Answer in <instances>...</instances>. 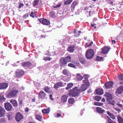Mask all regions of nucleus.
<instances>
[{
  "label": "nucleus",
  "mask_w": 123,
  "mask_h": 123,
  "mask_svg": "<svg viewBox=\"0 0 123 123\" xmlns=\"http://www.w3.org/2000/svg\"><path fill=\"white\" fill-rule=\"evenodd\" d=\"M117 120L118 123H123V118L121 116H117Z\"/></svg>",
  "instance_id": "nucleus-29"
},
{
  "label": "nucleus",
  "mask_w": 123,
  "mask_h": 123,
  "mask_svg": "<svg viewBox=\"0 0 123 123\" xmlns=\"http://www.w3.org/2000/svg\"><path fill=\"white\" fill-rule=\"evenodd\" d=\"M30 17L32 18H34L35 17H36L37 16L36 14L34 13L32 11L30 14Z\"/></svg>",
  "instance_id": "nucleus-39"
},
{
  "label": "nucleus",
  "mask_w": 123,
  "mask_h": 123,
  "mask_svg": "<svg viewBox=\"0 0 123 123\" xmlns=\"http://www.w3.org/2000/svg\"><path fill=\"white\" fill-rule=\"evenodd\" d=\"M110 49V48L109 46L103 47L101 49L102 51L100 52V53L104 54H107Z\"/></svg>",
  "instance_id": "nucleus-8"
},
{
  "label": "nucleus",
  "mask_w": 123,
  "mask_h": 123,
  "mask_svg": "<svg viewBox=\"0 0 123 123\" xmlns=\"http://www.w3.org/2000/svg\"><path fill=\"white\" fill-rule=\"evenodd\" d=\"M4 105L5 109L7 111H11L13 107L12 105L9 103H5Z\"/></svg>",
  "instance_id": "nucleus-9"
},
{
  "label": "nucleus",
  "mask_w": 123,
  "mask_h": 123,
  "mask_svg": "<svg viewBox=\"0 0 123 123\" xmlns=\"http://www.w3.org/2000/svg\"><path fill=\"white\" fill-rule=\"evenodd\" d=\"M8 84L7 83H0V89L4 90L6 89L8 87Z\"/></svg>",
  "instance_id": "nucleus-12"
},
{
  "label": "nucleus",
  "mask_w": 123,
  "mask_h": 123,
  "mask_svg": "<svg viewBox=\"0 0 123 123\" xmlns=\"http://www.w3.org/2000/svg\"><path fill=\"white\" fill-rule=\"evenodd\" d=\"M40 98L41 99L44 98L46 95V93L43 91H41L38 94Z\"/></svg>",
  "instance_id": "nucleus-17"
},
{
  "label": "nucleus",
  "mask_w": 123,
  "mask_h": 123,
  "mask_svg": "<svg viewBox=\"0 0 123 123\" xmlns=\"http://www.w3.org/2000/svg\"><path fill=\"white\" fill-rule=\"evenodd\" d=\"M123 91V86H119L117 89L116 92L118 94H121Z\"/></svg>",
  "instance_id": "nucleus-22"
},
{
  "label": "nucleus",
  "mask_w": 123,
  "mask_h": 123,
  "mask_svg": "<svg viewBox=\"0 0 123 123\" xmlns=\"http://www.w3.org/2000/svg\"><path fill=\"white\" fill-rule=\"evenodd\" d=\"M110 117L112 119H114L115 118V116L114 115L112 114L110 116Z\"/></svg>",
  "instance_id": "nucleus-53"
},
{
  "label": "nucleus",
  "mask_w": 123,
  "mask_h": 123,
  "mask_svg": "<svg viewBox=\"0 0 123 123\" xmlns=\"http://www.w3.org/2000/svg\"><path fill=\"white\" fill-rule=\"evenodd\" d=\"M43 60L46 61V60H48L49 61L51 60V59L50 57H44V59H43Z\"/></svg>",
  "instance_id": "nucleus-46"
},
{
  "label": "nucleus",
  "mask_w": 123,
  "mask_h": 123,
  "mask_svg": "<svg viewBox=\"0 0 123 123\" xmlns=\"http://www.w3.org/2000/svg\"><path fill=\"white\" fill-rule=\"evenodd\" d=\"M75 102L74 99L73 98H69L68 100V102L69 104H72L74 103Z\"/></svg>",
  "instance_id": "nucleus-33"
},
{
  "label": "nucleus",
  "mask_w": 123,
  "mask_h": 123,
  "mask_svg": "<svg viewBox=\"0 0 123 123\" xmlns=\"http://www.w3.org/2000/svg\"><path fill=\"white\" fill-rule=\"evenodd\" d=\"M71 57L68 55L65 57H62L59 60V64L61 67L65 68L67 66V63L70 61Z\"/></svg>",
  "instance_id": "nucleus-1"
},
{
  "label": "nucleus",
  "mask_w": 123,
  "mask_h": 123,
  "mask_svg": "<svg viewBox=\"0 0 123 123\" xmlns=\"http://www.w3.org/2000/svg\"><path fill=\"white\" fill-rule=\"evenodd\" d=\"M103 105V103L98 102H96L94 103V105L97 106H102Z\"/></svg>",
  "instance_id": "nucleus-38"
},
{
  "label": "nucleus",
  "mask_w": 123,
  "mask_h": 123,
  "mask_svg": "<svg viewBox=\"0 0 123 123\" xmlns=\"http://www.w3.org/2000/svg\"><path fill=\"white\" fill-rule=\"evenodd\" d=\"M94 55V52L92 49H89L86 52V57L88 59H91L93 57Z\"/></svg>",
  "instance_id": "nucleus-5"
},
{
  "label": "nucleus",
  "mask_w": 123,
  "mask_h": 123,
  "mask_svg": "<svg viewBox=\"0 0 123 123\" xmlns=\"http://www.w3.org/2000/svg\"><path fill=\"white\" fill-rule=\"evenodd\" d=\"M79 35H80L79 34H78L77 33H76V32L74 34V36L76 37H77Z\"/></svg>",
  "instance_id": "nucleus-59"
},
{
  "label": "nucleus",
  "mask_w": 123,
  "mask_h": 123,
  "mask_svg": "<svg viewBox=\"0 0 123 123\" xmlns=\"http://www.w3.org/2000/svg\"><path fill=\"white\" fill-rule=\"evenodd\" d=\"M50 89V87H49L48 86H46L44 88V90L46 92L48 93L49 92Z\"/></svg>",
  "instance_id": "nucleus-36"
},
{
  "label": "nucleus",
  "mask_w": 123,
  "mask_h": 123,
  "mask_svg": "<svg viewBox=\"0 0 123 123\" xmlns=\"http://www.w3.org/2000/svg\"><path fill=\"white\" fill-rule=\"evenodd\" d=\"M113 84L112 82H108L105 84L104 85L107 89H109L112 87Z\"/></svg>",
  "instance_id": "nucleus-11"
},
{
  "label": "nucleus",
  "mask_w": 123,
  "mask_h": 123,
  "mask_svg": "<svg viewBox=\"0 0 123 123\" xmlns=\"http://www.w3.org/2000/svg\"><path fill=\"white\" fill-rule=\"evenodd\" d=\"M7 117L9 120H11L13 117V113L11 112L9 113L7 115Z\"/></svg>",
  "instance_id": "nucleus-26"
},
{
  "label": "nucleus",
  "mask_w": 123,
  "mask_h": 123,
  "mask_svg": "<svg viewBox=\"0 0 123 123\" xmlns=\"http://www.w3.org/2000/svg\"><path fill=\"white\" fill-rule=\"evenodd\" d=\"M73 0H68L65 1L64 2V5H67L71 3Z\"/></svg>",
  "instance_id": "nucleus-34"
},
{
  "label": "nucleus",
  "mask_w": 123,
  "mask_h": 123,
  "mask_svg": "<svg viewBox=\"0 0 123 123\" xmlns=\"http://www.w3.org/2000/svg\"><path fill=\"white\" fill-rule=\"evenodd\" d=\"M49 97L51 100H53V98H52V95L51 94H50L49 95Z\"/></svg>",
  "instance_id": "nucleus-61"
},
{
  "label": "nucleus",
  "mask_w": 123,
  "mask_h": 123,
  "mask_svg": "<svg viewBox=\"0 0 123 123\" xmlns=\"http://www.w3.org/2000/svg\"><path fill=\"white\" fill-rule=\"evenodd\" d=\"M32 65V64L29 61L23 62L22 63V66L24 67H30Z\"/></svg>",
  "instance_id": "nucleus-14"
},
{
  "label": "nucleus",
  "mask_w": 123,
  "mask_h": 123,
  "mask_svg": "<svg viewBox=\"0 0 123 123\" xmlns=\"http://www.w3.org/2000/svg\"><path fill=\"white\" fill-rule=\"evenodd\" d=\"M63 86V84L62 82H59L56 83L54 86V88L55 89L57 90L59 87H61Z\"/></svg>",
  "instance_id": "nucleus-15"
},
{
  "label": "nucleus",
  "mask_w": 123,
  "mask_h": 123,
  "mask_svg": "<svg viewBox=\"0 0 123 123\" xmlns=\"http://www.w3.org/2000/svg\"><path fill=\"white\" fill-rule=\"evenodd\" d=\"M61 4H60L57 5L56 6H54L53 8H58L60 7L61 6Z\"/></svg>",
  "instance_id": "nucleus-48"
},
{
  "label": "nucleus",
  "mask_w": 123,
  "mask_h": 123,
  "mask_svg": "<svg viewBox=\"0 0 123 123\" xmlns=\"http://www.w3.org/2000/svg\"><path fill=\"white\" fill-rule=\"evenodd\" d=\"M29 16V15L28 14H26L23 16V18H26L27 17H28Z\"/></svg>",
  "instance_id": "nucleus-54"
},
{
  "label": "nucleus",
  "mask_w": 123,
  "mask_h": 123,
  "mask_svg": "<svg viewBox=\"0 0 123 123\" xmlns=\"http://www.w3.org/2000/svg\"><path fill=\"white\" fill-rule=\"evenodd\" d=\"M103 59V57H99L98 56H97V57L96 59V61H98L101 60Z\"/></svg>",
  "instance_id": "nucleus-42"
},
{
  "label": "nucleus",
  "mask_w": 123,
  "mask_h": 123,
  "mask_svg": "<svg viewBox=\"0 0 123 123\" xmlns=\"http://www.w3.org/2000/svg\"><path fill=\"white\" fill-rule=\"evenodd\" d=\"M5 121V119L4 118H1L0 119V123H4Z\"/></svg>",
  "instance_id": "nucleus-44"
},
{
  "label": "nucleus",
  "mask_w": 123,
  "mask_h": 123,
  "mask_svg": "<svg viewBox=\"0 0 123 123\" xmlns=\"http://www.w3.org/2000/svg\"><path fill=\"white\" fill-rule=\"evenodd\" d=\"M108 123H117L116 122L113 121L112 120L111 121L109 122Z\"/></svg>",
  "instance_id": "nucleus-63"
},
{
  "label": "nucleus",
  "mask_w": 123,
  "mask_h": 123,
  "mask_svg": "<svg viewBox=\"0 0 123 123\" xmlns=\"http://www.w3.org/2000/svg\"><path fill=\"white\" fill-rule=\"evenodd\" d=\"M38 20L43 25H49L50 24L49 21L46 19L42 18L40 19H38Z\"/></svg>",
  "instance_id": "nucleus-10"
},
{
  "label": "nucleus",
  "mask_w": 123,
  "mask_h": 123,
  "mask_svg": "<svg viewBox=\"0 0 123 123\" xmlns=\"http://www.w3.org/2000/svg\"><path fill=\"white\" fill-rule=\"evenodd\" d=\"M18 101L19 102V105H21L23 103V101L22 100L20 99H18Z\"/></svg>",
  "instance_id": "nucleus-51"
},
{
  "label": "nucleus",
  "mask_w": 123,
  "mask_h": 123,
  "mask_svg": "<svg viewBox=\"0 0 123 123\" xmlns=\"http://www.w3.org/2000/svg\"><path fill=\"white\" fill-rule=\"evenodd\" d=\"M116 42V41L115 40H113L112 41V44H115V43Z\"/></svg>",
  "instance_id": "nucleus-62"
},
{
  "label": "nucleus",
  "mask_w": 123,
  "mask_h": 123,
  "mask_svg": "<svg viewBox=\"0 0 123 123\" xmlns=\"http://www.w3.org/2000/svg\"><path fill=\"white\" fill-rule=\"evenodd\" d=\"M75 46L73 45H70L68 47L67 51L69 53H72L74 50Z\"/></svg>",
  "instance_id": "nucleus-16"
},
{
  "label": "nucleus",
  "mask_w": 123,
  "mask_h": 123,
  "mask_svg": "<svg viewBox=\"0 0 123 123\" xmlns=\"http://www.w3.org/2000/svg\"><path fill=\"white\" fill-rule=\"evenodd\" d=\"M76 78L79 81L82 80L83 79V77L82 76L80 75L79 74H78L77 75Z\"/></svg>",
  "instance_id": "nucleus-32"
},
{
  "label": "nucleus",
  "mask_w": 123,
  "mask_h": 123,
  "mask_svg": "<svg viewBox=\"0 0 123 123\" xmlns=\"http://www.w3.org/2000/svg\"><path fill=\"white\" fill-rule=\"evenodd\" d=\"M104 96L105 97L107 100L110 99H113L112 95L109 92H107L105 93Z\"/></svg>",
  "instance_id": "nucleus-19"
},
{
  "label": "nucleus",
  "mask_w": 123,
  "mask_h": 123,
  "mask_svg": "<svg viewBox=\"0 0 123 123\" xmlns=\"http://www.w3.org/2000/svg\"><path fill=\"white\" fill-rule=\"evenodd\" d=\"M35 117L36 119L39 121H40L42 120V117L38 115H36Z\"/></svg>",
  "instance_id": "nucleus-40"
},
{
  "label": "nucleus",
  "mask_w": 123,
  "mask_h": 123,
  "mask_svg": "<svg viewBox=\"0 0 123 123\" xmlns=\"http://www.w3.org/2000/svg\"><path fill=\"white\" fill-rule=\"evenodd\" d=\"M107 114L110 116L112 114L109 111H107Z\"/></svg>",
  "instance_id": "nucleus-60"
},
{
  "label": "nucleus",
  "mask_w": 123,
  "mask_h": 123,
  "mask_svg": "<svg viewBox=\"0 0 123 123\" xmlns=\"http://www.w3.org/2000/svg\"><path fill=\"white\" fill-rule=\"evenodd\" d=\"M112 99H110L108 100L107 101L108 102V104H111L113 106H114L116 103V102L114 100H112Z\"/></svg>",
  "instance_id": "nucleus-27"
},
{
  "label": "nucleus",
  "mask_w": 123,
  "mask_h": 123,
  "mask_svg": "<svg viewBox=\"0 0 123 123\" xmlns=\"http://www.w3.org/2000/svg\"><path fill=\"white\" fill-rule=\"evenodd\" d=\"M115 110L118 111L119 112H120L121 111V110L118 108H117L115 109Z\"/></svg>",
  "instance_id": "nucleus-58"
},
{
  "label": "nucleus",
  "mask_w": 123,
  "mask_h": 123,
  "mask_svg": "<svg viewBox=\"0 0 123 123\" xmlns=\"http://www.w3.org/2000/svg\"><path fill=\"white\" fill-rule=\"evenodd\" d=\"M25 71L22 69H17L15 72V77L19 78L22 77L24 74Z\"/></svg>",
  "instance_id": "nucleus-6"
},
{
  "label": "nucleus",
  "mask_w": 123,
  "mask_h": 123,
  "mask_svg": "<svg viewBox=\"0 0 123 123\" xmlns=\"http://www.w3.org/2000/svg\"><path fill=\"white\" fill-rule=\"evenodd\" d=\"M101 97L99 96H96L94 97V99L98 101H99L101 99Z\"/></svg>",
  "instance_id": "nucleus-37"
},
{
  "label": "nucleus",
  "mask_w": 123,
  "mask_h": 123,
  "mask_svg": "<svg viewBox=\"0 0 123 123\" xmlns=\"http://www.w3.org/2000/svg\"><path fill=\"white\" fill-rule=\"evenodd\" d=\"M119 79L121 80H123V74L121 75L119 77Z\"/></svg>",
  "instance_id": "nucleus-49"
},
{
  "label": "nucleus",
  "mask_w": 123,
  "mask_h": 123,
  "mask_svg": "<svg viewBox=\"0 0 123 123\" xmlns=\"http://www.w3.org/2000/svg\"><path fill=\"white\" fill-rule=\"evenodd\" d=\"M96 111L100 114H103L105 112V110L101 108L97 107L96 108Z\"/></svg>",
  "instance_id": "nucleus-20"
},
{
  "label": "nucleus",
  "mask_w": 123,
  "mask_h": 123,
  "mask_svg": "<svg viewBox=\"0 0 123 123\" xmlns=\"http://www.w3.org/2000/svg\"><path fill=\"white\" fill-rule=\"evenodd\" d=\"M24 6V4L22 3H20L19 4V5L18 6V7L20 9L22 7Z\"/></svg>",
  "instance_id": "nucleus-50"
},
{
  "label": "nucleus",
  "mask_w": 123,
  "mask_h": 123,
  "mask_svg": "<svg viewBox=\"0 0 123 123\" xmlns=\"http://www.w3.org/2000/svg\"><path fill=\"white\" fill-rule=\"evenodd\" d=\"M46 55L48 56H50L51 55L50 52H49V51H47V53H46Z\"/></svg>",
  "instance_id": "nucleus-56"
},
{
  "label": "nucleus",
  "mask_w": 123,
  "mask_h": 123,
  "mask_svg": "<svg viewBox=\"0 0 123 123\" xmlns=\"http://www.w3.org/2000/svg\"><path fill=\"white\" fill-rule=\"evenodd\" d=\"M105 99L104 98H102V99H101V101L102 102H105Z\"/></svg>",
  "instance_id": "nucleus-64"
},
{
  "label": "nucleus",
  "mask_w": 123,
  "mask_h": 123,
  "mask_svg": "<svg viewBox=\"0 0 123 123\" xmlns=\"http://www.w3.org/2000/svg\"><path fill=\"white\" fill-rule=\"evenodd\" d=\"M15 118L17 122H19L21 119L23 118V117L20 113L18 112L16 115Z\"/></svg>",
  "instance_id": "nucleus-7"
},
{
  "label": "nucleus",
  "mask_w": 123,
  "mask_h": 123,
  "mask_svg": "<svg viewBox=\"0 0 123 123\" xmlns=\"http://www.w3.org/2000/svg\"><path fill=\"white\" fill-rule=\"evenodd\" d=\"M78 4V3L77 2L75 1L73 2L71 6V10H74L75 8V6Z\"/></svg>",
  "instance_id": "nucleus-25"
},
{
  "label": "nucleus",
  "mask_w": 123,
  "mask_h": 123,
  "mask_svg": "<svg viewBox=\"0 0 123 123\" xmlns=\"http://www.w3.org/2000/svg\"><path fill=\"white\" fill-rule=\"evenodd\" d=\"M56 116L57 117H60L61 116V115L59 113H58L57 114Z\"/></svg>",
  "instance_id": "nucleus-57"
},
{
  "label": "nucleus",
  "mask_w": 123,
  "mask_h": 123,
  "mask_svg": "<svg viewBox=\"0 0 123 123\" xmlns=\"http://www.w3.org/2000/svg\"><path fill=\"white\" fill-rule=\"evenodd\" d=\"M39 0H35L33 2V5L35 6H36L38 4Z\"/></svg>",
  "instance_id": "nucleus-35"
},
{
  "label": "nucleus",
  "mask_w": 123,
  "mask_h": 123,
  "mask_svg": "<svg viewBox=\"0 0 123 123\" xmlns=\"http://www.w3.org/2000/svg\"><path fill=\"white\" fill-rule=\"evenodd\" d=\"M93 43L92 42H91L88 45L86 43L85 46L86 47H88L91 46V45L93 44Z\"/></svg>",
  "instance_id": "nucleus-47"
},
{
  "label": "nucleus",
  "mask_w": 123,
  "mask_h": 123,
  "mask_svg": "<svg viewBox=\"0 0 123 123\" xmlns=\"http://www.w3.org/2000/svg\"><path fill=\"white\" fill-rule=\"evenodd\" d=\"M19 91L15 87L13 88L12 90L6 94V97L9 98H14L16 97L19 93Z\"/></svg>",
  "instance_id": "nucleus-2"
},
{
  "label": "nucleus",
  "mask_w": 123,
  "mask_h": 123,
  "mask_svg": "<svg viewBox=\"0 0 123 123\" xmlns=\"http://www.w3.org/2000/svg\"><path fill=\"white\" fill-rule=\"evenodd\" d=\"M116 105H117L119 107H120L121 108H123V105L122 104H120L117 103L116 104Z\"/></svg>",
  "instance_id": "nucleus-52"
},
{
  "label": "nucleus",
  "mask_w": 123,
  "mask_h": 123,
  "mask_svg": "<svg viewBox=\"0 0 123 123\" xmlns=\"http://www.w3.org/2000/svg\"><path fill=\"white\" fill-rule=\"evenodd\" d=\"M96 93L97 94L101 95L103 93V91L102 89H98L96 90Z\"/></svg>",
  "instance_id": "nucleus-23"
},
{
  "label": "nucleus",
  "mask_w": 123,
  "mask_h": 123,
  "mask_svg": "<svg viewBox=\"0 0 123 123\" xmlns=\"http://www.w3.org/2000/svg\"><path fill=\"white\" fill-rule=\"evenodd\" d=\"M73 84L72 83H68L67 85V87H66L65 89L66 90H68L70 89L73 86Z\"/></svg>",
  "instance_id": "nucleus-28"
},
{
  "label": "nucleus",
  "mask_w": 123,
  "mask_h": 123,
  "mask_svg": "<svg viewBox=\"0 0 123 123\" xmlns=\"http://www.w3.org/2000/svg\"><path fill=\"white\" fill-rule=\"evenodd\" d=\"M80 93V90L77 87H74L72 89H70L69 91V94L72 97L78 96Z\"/></svg>",
  "instance_id": "nucleus-3"
},
{
  "label": "nucleus",
  "mask_w": 123,
  "mask_h": 123,
  "mask_svg": "<svg viewBox=\"0 0 123 123\" xmlns=\"http://www.w3.org/2000/svg\"><path fill=\"white\" fill-rule=\"evenodd\" d=\"M13 106L14 107H17L18 105V104L17 101L14 99H12L10 101Z\"/></svg>",
  "instance_id": "nucleus-18"
},
{
  "label": "nucleus",
  "mask_w": 123,
  "mask_h": 123,
  "mask_svg": "<svg viewBox=\"0 0 123 123\" xmlns=\"http://www.w3.org/2000/svg\"><path fill=\"white\" fill-rule=\"evenodd\" d=\"M6 111L5 109L2 107L0 106V117H3L5 116Z\"/></svg>",
  "instance_id": "nucleus-13"
},
{
  "label": "nucleus",
  "mask_w": 123,
  "mask_h": 123,
  "mask_svg": "<svg viewBox=\"0 0 123 123\" xmlns=\"http://www.w3.org/2000/svg\"><path fill=\"white\" fill-rule=\"evenodd\" d=\"M62 74L64 75L68 76L69 75V71L67 69H64L62 71Z\"/></svg>",
  "instance_id": "nucleus-24"
},
{
  "label": "nucleus",
  "mask_w": 123,
  "mask_h": 123,
  "mask_svg": "<svg viewBox=\"0 0 123 123\" xmlns=\"http://www.w3.org/2000/svg\"><path fill=\"white\" fill-rule=\"evenodd\" d=\"M50 16L52 17H54L55 16V12L54 11H51L50 12Z\"/></svg>",
  "instance_id": "nucleus-41"
},
{
  "label": "nucleus",
  "mask_w": 123,
  "mask_h": 123,
  "mask_svg": "<svg viewBox=\"0 0 123 123\" xmlns=\"http://www.w3.org/2000/svg\"><path fill=\"white\" fill-rule=\"evenodd\" d=\"M79 61L82 64H85L86 62V60L85 58L81 57L80 58Z\"/></svg>",
  "instance_id": "nucleus-30"
},
{
  "label": "nucleus",
  "mask_w": 123,
  "mask_h": 123,
  "mask_svg": "<svg viewBox=\"0 0 123 123\" xmlns=\"http://www.w3.org/2000/svg\"><path fill=\"white\" fill-rule=\"evenodd\" d=\"M5 99L6 98H4L3 96L1 95H0V101H4Z\"/></svg>",
  "instance_id": "nucleus-45"
},
{
  "label": "nucleus",
  "mask_w": 123,
  "mask_h": 123,
  "mask_svg": "<svg viewBox=\"0 0 123 123\" xmlns=\"http://www.w3.org/2000/svg\"><path fill=\"white\" fill-rule=\"evenodd\" d=\"M86 77L85 79L83 80V84L81 86L80 91L83 92L86 90L90 85V83L87 79L88 78V75H86Z\"/></svg>",
  "instance_id": "nucleus-4"
},
{
  "label": "nucleus",
  "mask_w": 123,
  "mask_h": 123,
  "mask_svg": "<svg viewBox=\"0 0 123 123\" xmlns=\"http://www.w3.org/2000/svg\"><path fill=\"white\" fill-rule=\"evenodd\" d=\"M68 66L69 67L74 68H75L76 67V66L74 65L72 63H69L68 64Z\"/></svg>",
  "instance_id": "nucleus-43"
},
{
  "label": "nucleus",
  "mask_w": 123,
  "mask_h": 123,
  "mask_svg": "<svg viewBox=\"0 0 123 123\" xmlns=\"http://www.w3.org/2000/svg\"><path fill=\"white\" fill-rule=\"evenodd\" d=\"M42 111L43 113V114H48L50 110L48 108L42 110Z\"/></svg>",
  "instance_id": "nucleus-31"
},
{
  "label": "nucleus",
  "mask_w": 123,
  "mask_h": 123,
  "mask_svg": "<svg viewBox=\"0 0 123 123\" xmlns=\"http://www.w3.org/2000/svg\"><path fill=\"white\" fill-rule=\"evenodd\" d=\"M106 117L107 118H108V123L109 122L111 121H112V120H111V119L108 116H107Z\"/></svg>",
  "instance_id": "nucleus-55"
},
{
  "label": "nucleus",
  "mask_w": 123,
  "mask_h": 123,
  "mask_svg": "<svg viewBox=\"0 0 123 123\" xmlns=\"http://www.w3.org/2000/svg\"><path fill=\"white\" fill-rule=\"evenodd\" d=\"M68 97L66 95H64L61 97V101L63 103H65L67 101Z\"/></svg>",
  "instance_id": "nucleus-21"
}]
</instances>
